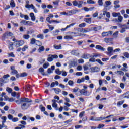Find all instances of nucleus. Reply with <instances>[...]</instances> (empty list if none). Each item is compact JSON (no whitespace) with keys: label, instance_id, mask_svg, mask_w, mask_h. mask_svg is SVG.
<instances>
[{"label":"nucleus","instance_id":"46","mask_svg":"<svg viewBox=\"0 0 129 129\" xmlns=\"http://www.w3.org/2000/svg\"><path fill=\"white\" fill-rule=\"evenodd\" d=\"M5 36H9L10 37H12L13 36V33L11 32H7L5 34Z\"/></svg>","mask_w":129,"mask_h":129},{"label":"nucleus","instance_id":"39","mask_svg":"<svg viewBox=\"0 0 129 129\" xmlns=\"http://www.w3.org/2000/svg\"><path fill=\"white\" fill-rule=\"evenodd\" d=\"M37 38H38L39 39H41V40H43V39H44V35L38 34L37 35Z\"/></svg>","mask_w":129,"mask_h":129},{"label":"nucleus","instance_id":"14","mask_svg":"<svg viewBox=\"0 0 129 129\" xmlns=\"http://www.w3.org/2000/svg\"><path fill=\"white\" fill-rule=\"evenodd\" d=\"M96 49L97 50H100V51H105V48H104L103 47L101 46V45H96Z\"/></svg>","mask_w":129,"mask_h":129},{"label":"nucleus","instance_id":"42","mask_svg":"<svg viewBox=\"0 0 129 129\" xmlns=\"http://www.w3.org/2000/svg\"><path fill=\"white\" fill-rule=\"evenodd\" d=\"M28 76V74L26 73H23L20 74V77H26Z\"/></svg>","mask_w":129,"mask_h":129},{"label":"nucleus","instance_id":"30","mask_svg":"<svg viewBox=\"0 0 129 129\" xmlns=\"http://www.w3.org/2000/svg\"><path fill=\"white\" fill-rule=\"evenodd\" d=\"M39 108L41 110V111H42L43 112H44V111H45V110H46V108L44 106H43V105H40L39 106Z\"/></svg>","mask_w":129,"mask_h":129},{"label":"nucleus","instance_id":"38","mask_svg":"<svg viewBox=\"0 0 129 129\" xmlns=\"http://www.w3.org/2000/svg\"><path fill=\"white\" fill-rule=\"evenodd\" d=\"M10 6L12 8H15L16 7V4H15V2H14V0H12L10 3Z\"/></svg>","mask_w":129,"mask_h":129},{"label":"nucleus","instance_id":"40","mask_svg":"<svg viewBox=\"0 0 129 129\" xmlns=\"http://www.w3.org/2000/svg\"><path fill=\"white\" fill-rule=\"evenodd\" d=\"M31 87L30 85H28L26 86V88H25V90L26 91H30L31 90Z\"/></svg>","mask_w":129,"mask_h":129},{"label":"nucleus","instance_id":"43","mask_svg":"<svg viewBox=\"0 0 129 129\" xmlns=\"http://www.w3.org/2000/svg\"><path fill=\"white\" fill-rule=\"evenodd\" d=\"M23 38L25 39L26 40H28V39H30V35L28 34H25L23 35Z\"/></svg>","mask_w":129,"mask_h":129},{"label":"nucleus","instance_id":"57","mask_svg":"<svg viewBox=\"0 0 129 129\" xmlns=\"http://www.w3.org/2000/svg\"><path fill=\"white\" fill-rule=\"evenodd\" d=\"M14 117H13V115L9 114L8 115V119H9L10 120H12L13 118Z\"/></svg>","mask_w":129,"mask_h":129},{"label":"nucleus","instance_id":"32","mask_svg":"<svg viewBox=\"0 0 129 129\" xmlns=\"http://www.w3.org/2000/svg\"><path fill=\"white\" fill-rule=\"evenodd\" d=\"M54 48H55L56 50H61L62 49V46L61 45H54Z\"/></svg>","mask_w":129,"mask_h":129},{"label":"nucleus","instance_id":"2","mask_svg":"<svg viewBox=\"0 0 129 129\" xmlns=\"http://www.w3.org/2000/svg\"><path fill=\"white\" fill-rule=\"evenodd\" d=\"M83 1H82L77 2V1L76 0L72 2L73 5V6H74V7H78V8H79V9H80V8H82V5H83Z\"/></svg>","mask_w":129,"mask_h":129},{"label":"nucleus","instance_id":"10","mask_svg":"<svg viewBox=\"0 0 129 129\" xmlns=\"http://www.w3.org/2000/svg\"><path fill=\"white\" fill-rule=\"evenodd\" d=\"M29 106V104H27V103H24L21 105V108L23 110L28 109Z\"/></svg>","mask_w":129,"mask_h":129},{"label":"nucleus","instance_id":"12","mask_svg":"<svg viewBox=\"0 0 129 129\" xmlns=\"http://www.w3.org/2000/svg\"><path fill=\"white\" fill-rule=\"evenodd\" d=\"M90 31H91V29H88L86 30L84 28H81L79 30V32L81 33H88V32H90Z\"/></svg>","mask_w":129,"mask_h":129},{"label":"nucleus","instance_id":"7","mask_svg":"<svg viewBox=\"0 0 129 129\" xmlns=\"http://www.w3.org/2000/svg\"><path fill=\"white\" fill-rule=\"evenodd\" d=\"M79 12H80V10L78 9H73L72 10L69 11V16H71L72 15H74V14L79 13Z\"/></svg>","mask_w":129,"mask_h":129},{"label":"nucleus","instance_id":"21","mask_svg":"<svg viewBox=\"0 0 129 129\" xmlns=\"http://www.w3.org/2000/svg\"><path fill=\"white\" fill-rule=\"evenodd\" d=\"M44 51H45V47H44L43 46L40 47L37 50V52L39 53H42V52H44Z\"/></svg>","mask_w":129,"mask_h":129},{"label":"nucleus","instance_id":"20","mask_svg":"<svg viewBox=\"0 0 129 129\" xmlns=\"http://www.w3.org/2000/svg\"><path fill=\"white\" fill-rule=\"evenodd\" d=\"M77 63V62H76V61H71L69 64L70 68H72V67H74V66L76 65Z\"/></svg>","mask_w":129,"mask_h":129},{"label":"nucleus","instance_id":"36","mask_svg":"<svg viewBox=\"0 0 129 129\" xmlns=\"http://www.w3.org/2000/svg\"><path fill=\"white\" fill-rule=\"evenodd\" d=\"M35 44L37 46H39V47L40 46H42V42H41V41L39 40H36Z\"/></svg>","mask_w":129,"mask_h":129},{"label":"nucleus","instance_id":"6","mask_svg":"<svg viewBox=\"0 0 129 129\" xmlns=\"http://www.w3.org/2000/svg\"><path fill=\"white\" fill-rule=\"evenodd\" d=\"M80 93L81 94H82V95H84L85 96H89V95H90L89 92H88L84 89H83L80 91Z\"/></svg>","mask_w":129,"mask_h":129},{"label":"nucleus","instance_id":"33","mask_svg":"<svg viewBox=\"0 0 129 129\" xmlns=\"http://www.w3.org/2000/svg\"><path fill=\"white\" fill-rule=\"evenodd\" d=\"M55 73H56V74H58V75H61L62 74V71H60V69H57L55 70Z\"/></svg>","mask_w":129,"mask_h":129},{"label":"nucleus","instance_id":"51","mask_svg":"<svg viewBox=\"0 0 129 129\" xmlns=\"http://www.w3.org/2000/svg\"><path fill=\"white\" fill-rule=\"evenodd\" d=\"M49 65H50V64L48 62H47L46 63H44L43 66V68L46 69L47 67H48Z\"/></svg>","mask_w":129,"mask_h":129},{"label":"nucleus","instance_id":"27","mask_svg":"<svg viewBox=\"0 0 129 129\" xmlns=\"http://www.w3.org/2000/svg\"><path fill=\"white\" fill-rule=\"evenodd\" d=\"M53 90H54L56 94H59V93L61 92V89H60L59 88H54Z\"/></svg>","mask_w":129,"mask_h":129},{"label":"nucleus","instance_id":"23","mask_svg":"<svg viewBox=\"0 0 129 129\" xmlns=\"http://www.w3.org/2000/svg\"><path fill=\"white\" fill-rule=\"evenodd\" d=\"M104 119H105V117H100L96 118L95 121H100V120H104Z\"/></svg>","mask_w":129,"mask_h":129},{"label":"nucleus","instance_id":"11","mask_svg":"<svg viewBox=\"0 0 129 129\" xmlns=\"http://www.w3.org/2000/svg\"><path fill=\"white\" fill-rule=\"evenodd\" d=\"M21 101H22V103L23 102L30 103V102H32V100H30L28 98H21Z\"/></svg>","mask_w":129,"mask_h":129},{"label":"nucleus","instance_id":"25","mask_svg":"<svg viewBox=\"0 0 129 129\" xmlns=\"http://www.w3.org/2000/svg\"><path fill=\"white\" fill-rule=\"evenodd\" d=\"M84 21H85L86 23H88V24H91V18H84Z\"/></svg>","mask_w":129,"mask_h":129},{"label":"nucleus","instance_id":"28","mask_svg":"<svg viewBox=\"0 0 129 129\" xmlns=\"http://www.w3.org/2000/svg\"><path fill=\"white\" fill-rule=\"evenodd\" d=\"M13 46H14V44L11 42L9 45V50H10V51H12V50L14 49V47H13Z\"/></svg>","mask_w":129,"mask_h":129},{"label":"nucleus","instance_id":"4","mask_svg":"<svg viewBox=\"0 0 129 129\" xmlns=\"http://www.w3.org/2000/svg\"><path fill=\"white\" fill-rule=\"evenodd\" d=\"M54 59H58V56L57 54H49L48 55V57L47 58V60L48 62H52Z\"/></svg>","mask_w":129,"mask_h":129},{"label":"nucleus","instance_id":"48","mask_svg":"<svg viewBox=\"0 0 129 129\" xmlns=\"http://www.w3.org/2000/svg\"><path fill=\"white\" fill-rule=\"evenodd\" d=\"M118 35V31H116L114 33H113V37L114 38H117Z\"/></svg>","mask_w":129,"mask_h":129},{"label":"nucleus","instance_id":"62","mask_svg":"<svg viewBox=\"0 0 129 129\" xmlns=\"http://www.w3.org/2000/svg\"><path fill=\"white\" fill-rule=\"evenodd\" d=\"M96 62H98L99 64H100V65H103L104 64L100 59H96Z\"/></svg>","mask_w":129,"mask_h":129},{"label":"nucleus","instance_id":"64","mask_svg":"<svg viewBox=\"0 0 129 129\" xmlns=\"http://www.w3.org/2000/svg\"><path fill=\"white\" fill-rule=\"evenodd\" d=\"M77 70L79 71H81L82 70V66H78L77 68Z\"/></svg>","mask_w":129,"mask_h":129},{"label":"nucleus","instance_id":"53","mask_svg":"<svg viewBox=\"0 0 129 129\" xmlns=\"http://www.w3.org/2000/svg\"><path fill=\"white\" fill-rule=\"evenodd\" d=\"M1 119H2V122H6L7 120V117L6 116H3L1 117Z\"/></svg>","mask_w":129,"mask_h":129},{"label":"nucleus","instance_id":"13","mask_svg":"<svg viewBox=\"0 0 129 129\" xmlns=\"http://www.w3.org/2000/svg\"><path fill=\"white\" fill-rule=\"evenodd\" d=\"M29 16L31 18L32 21H33V22H35V21H36V16H35V14H34V13H30Z\"/></svg>","mask_w":129,"mask_h":129},{"label":"nucleus","instance_id":"1","mask_svg":"<svg viewBox=\"0 0 129 129\" xmlns=\"http://www.w3.org/2000/svg\"><path fill=\"white\" fill-rule=\"evenodd\" d=\"M127 25H129V20L127 22V24L120 25V28H121L120 33H121V34L124 33L126 30L129 29V26Z\"/></svg>","mask_w":129,"mask_h":129},{"label":"nucleus","instance_id":"31","mask_svg":"<svg viewBox=\"0 0 129 129\" xmlns=\"http://www.w3.org/2000/svg\"><path fill=\"white\" fill-rule=\"evenodd\" d=\"M108 32H103L102 33V36L104 37H107L108 36Z\"/></svg>","mask_w":129,"mask_h":129},{"label":"nucleus","instance_id":"49","mask_svg":"<svg viewBox=\"0 0 129 129\" xmlns=\"http://www.w3.org/2000/svg\"><path fill=\"white\" fill-rule=\"evenodd\" d=\"M61 75L62 76H67V72L65 71H61Z\"/></svg>","mask_w":129,"mask_h":129},{"label":"nucleus","instance_id":"24","mask_svg":"<svg viewBox=\"0 0 129 129\" xmlns=\"http://www.w3.org/2000/svg\"><path fill=\"white\" fill-rule=\"evenodd\" d=\"M112 15L114 18H116V17H118L119 16H120V13H116V12H113L112 13Z\"/></svg>","mask_w":129,"mask_h":129},{"label":"nucleus","instance_id":"9","mask_svg":"<svg viewBox=\"0 0 129 129\" xmlns=\"http://www.w3.org/2000/svg\"><path fill=\"white\" fill-rule=\"evenodd\" d=\"M107 52H106V54L108 55H111L112 52H113V48L111 47H109L107 48Z\"/></svg>","mask_w":129,"mask_h":129},{"label":"nucleus","instance_id":"55","mask_svg":"<svg viewBox=\"0 0 129 129\" xmlns=\"http://www.w3.org/2000/svg\"><path fill=\"white\" fill-rule=\"evenodd\" d=\"M28 48H29V47L28 46V45H25L24 46V47L23 48H22V51L23 52H25V51H26V49H28Z\"/></svg>","mask_w":129,"mask_h":129},{"label":"nucleus","instance_id":"60","mask_svg":"<svg viewBox=\"0 0 129 129\" xmlns=\"http://www.w3.org/2000/svg\"><path fill=\"white\" fill-rule=\"evenodd\" d=\"M79 64H82V63H84V60L82 59H80L78 60Z\"/></svg>","mask_w":129,"mask_h":129},{"label":"nucleus","instance_id":"17","mask_svg":"<svg viewBox=\"0 0 129 129\" xmlns=\"http://www.w3.org/2000/svg\"><path fill=\"white\" fill-rule=\"evenodd\" d=\"M116 20L118 23H121L123 20V17L120 14V16H118V20L117 19H116Z\"/></svg>","mask_w":129,"mask_h":129},{"label":"nucleus","instance_id":"34","mask_svg":"<svg viewBox=\"0 0 129 129\" xmlns=\"http://www.w3.org/2000/svg\"><path fill=\"white\" fill-rule=\"evenodd\" d=\"M31 8L32 10H34V12L35 13H38V10H37V9H36V8H35V6H34V5L31 4Z\"/></svg>","mask_w":129,"mask_h":129},{"label":"nucleus","instance_id":"19","mask_svg":"<svg viewBox=\"0 0 129 129\" xmlns=\"http://www.w3.org/2000/svg\"><path fill=\"white\" fill-rule=\"evenodd\" d=\"M64 39H65V40H67V41H68L69 40H72V39H73V37H72V36H71V35H66L64 37Z\"/></svg>","mask_w":129,"mask_h":129},{"label":"nucleus","instance_id":"5","mask_svg":"<svg viewBox=\"0 0 129 129\" xmlns=\"http://www.w3.org/2000/svg\"><path fill=\"white\" fill-rule=\"evenodd\" d=\"M25 42H24V41L20 40V41H15L14 44L15 45V47L16 48H19V47H21V46H23L24 45Z\"/></svg>","mask_w":129,"mask_h":129},{"label":"nucleus","instance_id":"58","mask_svg":"<svg viewBox=\"0 0 129 129\" xmlns=\"http://www.w3.org/2000/svg\"><path fill=\"white\" fill-rule=\"evenodd\" d=\"M32 25H33V22L31 21H27L26 26H31Z\"/></svg>","mask_w":129,"mask_h":129},{"label":"nucleus","instance_id":"44","mask_svg":"<svg viewBox=\"0 0 129 129\" xmlns=\"http://www.w3.org/2000/svg\"><path fill=\"white\" fill-rule=\"evenodd\" d=\"M60 2V0H56L55 1H54L53 2V5L55 6H58L59 5V2Z\"/></svg>","mask_w":129,"mask_h":129},{"label":"nucleus","instance_id":"63","mask_svg":"<svg viewBox=\"0 0 129 129\" xmlns=\"http://www.w3.org/2000/svg\"><path fill=\"white\" fill-rule=\"evenodd\" d=\"M98 3L99 6H103V2H102V0H99Z\"/></svg>","mask_w":129,"mask_h":129},{"label":"nucleus","instance_id":"45","mask_svg":"<svg viewBox=\"0 0 129 129\" xmlns=\"http://www.w3.org/2000/svg\"><path fill=\"white\" fill-rule=\"evenodd\" d=\"M124 102V101H119L117 103V105L118 106H120L121 105H122V104H123V103Z\"/></svg>","mask_w":129,"mask_h":129},{"label":"nucleus","instance_id":"59","mask_svg":"<svg viewBox=\"0 0 129 129\" xmlns=\"http://www.w3.org/2000/svg\"><path fill=\"white\" fill-rule=\"evenodd\" d=\"M98 16V13L96 12L93 14L92 17L93 18H96V17H97Z\"/></svg>","mask_w":129,"mask_h":129},{"label":"nucleus","instance_id":"47","mask_svg":"<svg viewBox=\"0 0 129 129\" xmlns=\"http://www.w3.org/2000/svg\"><path fill=\"white\" fill-rule=\"evenodd\" d=\"M15 102L17 104H22V103H23V101H22V98L20 99V100H16Z\"/></svg>","mask_w":129,"mask_h":129},{"label":"nucleus","instance_id":"16","mask_svg":"<svg viewBox=\"0 0 129 129\" xmlns=\"http://www.w3.org/2000/svg\"><path fill=\"white\" fill-rule=\"evenodd\" d=\"M71 54L74 56H77L78 55H79V52L77 50H73L71 52Z\"/></svg>","mask_w":129,"mask_h":129},{"label":"nucleus","instance_id":"29","mask_svg":"<svg viewBox=\"0 0 129 129\" xmlns=\"http://www.w3.org/2000/svg\"><path fill=\"white\" fill-rule=\"evenodd\" d=\"M36 41L37 40H36V39L32 38L30 40V44H31V45H34V44H36Z\"/></svg>","mask_w":129,"mask_h":129},{"label":"nucleus","instance_id":"50","mask_svg":"<svg viewBox=\"0 0 129 129\" xmlns=\"http://www.w3.org/2000/svg\"><path fill=\"white\" fill-rule=\"evenodd\" d=\"M60 15H64V16H69V11L68 12V13H66V12H60Z\"/></svg>","mask_w":129,"mask_h":129},{"label":"nucleus","instance_id":"3","mask_svg":"<svg viewBox=\"0 0 129 129\" xmlns=\"http://www.w3.org/2000/svg\"><path fill=\"white\" fill-rule=\"evenodd\" d=\"M10 77V75L9 74L5 75L3 76V78L0 79V86H3L4 85V83H6L7 82L5 81V80L8 79Z\"/></svg>","mask_w":129,"mask_h":129},{"label":"nucleus","instance_id":"26","mask_svg":"<svg viewBox=\"0 0 129 129\" xmlns=\"http://www.w3.org/2000/svg\"><path fill=\"white\" fill-rule=\"evenodd\" d=\"M82 58L83 59H89V54H83V55H82Z\"/></svg>","mask_w":129,"mask_h":129},{"label":"nucleus","instance_id":"54","mask_svg":"<svg viewBox=\"0 0 129 129\" xmlns=\"http://www.w3.org/2000/svg\"><path fill=\"white\" fill-rule=\"evenodd\" d=\"M12 121H13V122H17V121H19V118H13Z\"/></svg>","mask_w":129,"mask_h":129},{"label":"nucleus","instance_id":"22","mask_svg":"<svg viewBox=\"0 0 129 129\" xmlns=\"http://www.w3.org/2000/svg\"><path fill=\"white\" fill-rule=\"evenodd\" d=\"M115 73L116 74H117L118 75H124V72H122V71H117L115 72Z\"/></svg>","mask_w":129,"mask_h":129},{"label":"nucleus","instance_id":"37","mask_svg":"<svg viewBox=\"0 0 129 129\" xmlns=\"http://www.w3.org/2000/svg\"><path fill=\"white\" fill-rule=\"evenodd\" d=\"M6 91H7V92H8V93H12V92H13V89H12V88L7 87L6 88Z\"/></svg>","mask_w":129,"mask_h":129},{"label":"nucleus","instance_id":"61","mask_svg":"<svg viewBox=\"0 0 129 129\" xmlns=\"http://www.w3.org/2000/svg\"><path fill=\"white\" fill-rule=\"evenodd\" d=\"M84 113H85V112L84 111H83V112H81L80 114H79V117H80L81 118L82 117H83V115H84Z\"/></svg>","mask_w":129,"mask_h":129},{"label":"nucleus","instance_id":"35","mask_svg":"<svg viewBox=\"0 0 129 129\" xmlns=\"http://www.w3.org/2000/svg\"><path fill=\"white\" fill-rule=\"evenodd\" d=\"M8 55V57H12V58H15V57H16L15 54H14V52L9 53Z\"/></svg>","mask_w":129,"mask_h":129},{"label":"nucleus","instance_id":"15","mask_svg":"<svg viewBox=\"0 0 129 129\" xmlns=\"http://www.w3.org/2000/svg\"><path fill=\"white\" fill-rule=\"evenodd\" d=\"M44 71H45V70H44L43 68H40L39 69V72H40V73H41V74L43 75V76H45V75H47V74H45Z\"/></svg>","mask_w":129,"mask_h":129},{"label":"nucleus","instance_id":"18","mask_svg":"<svg viewBox=\"0 0 129 129\" xmlns=\"http://www.w3.org/2000/svg\"><path fill=\"white\" fill-rule=\"evenodd\" d=\"M110 5H111V2L107 1H105V4H104V7H105V8H107V7L110 6Z\"/></svg>","mask_w":129,"mask_h":129},{"label":"nucleus","instance_id":"41","mask_svg":"<svg viewBox=\"0 0 129 129\" xmlns=\"http://www.w3.org/2000/svg\"><path fill=\"white\" fill-rule=\"evenodd\" d=\"M85 26H86V23H82L79 24V27L80 28H84V27H85Z\"/></svg>","mask_w":129,"mask_h":129},{"label":"nucleus","instance_id":"52","mask_svg":"<svg viewBox=\"0 0 129 129\" xmlns=\"http://www.w3.org/2000/svg\"><path fill=\"white\" fill-rule=\"evenodd\" d=\"M87 4H92L93 5H94V4H95V2L93 0H87Z\"/></svg>","mask_w":129,"mask_h":129},{"label":"nucleus","instance_id":"8","mask_svg":"<svg viewBox=\"0 0 129 129\" xmlns=\"http://www.w3.org/2000/svg\"><path fill=\"white\" fill-rule=\"evenodd\" d=\"M52 107L55 108V110H58V104H56L57 100H52Z\"/></svg>","mask_w":129,"mask_h":129},{"label":"nucleus","instance_id":"56","mask_svg":"<svg viewBox=\"0 0 129 129\" xmlns=\"http://www.w3.org/2000/svg\"><path fill=\"white\" fill-rule=\"evenodd\" d=\"M124 56L126 57L127 58V59H128L129 58V54L128 52H124L123 53Z\"/></svg>","mask_w":129,"mask_h":129}]
</instances>
